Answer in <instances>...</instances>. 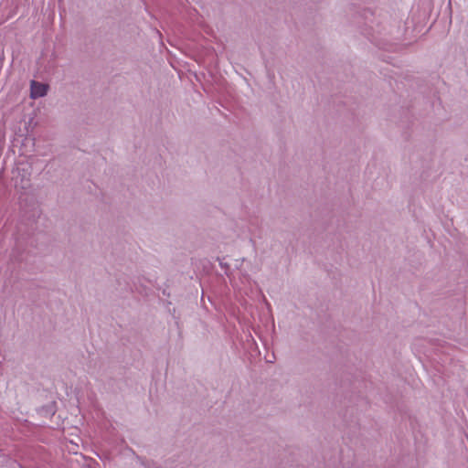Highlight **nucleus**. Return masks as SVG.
I'll return each instance as SVG.
<instances>
[{"mask_svg": "<svg viewBox=\"0 0 468 468\" xmlns=\"http://www.w3.org/2000/svg\"><path fill=\"white\" fill-rule=\"evenodd\" d=\"M48 92V86L43 84V83H40V82H37L35 80H33L31 82V98L33 99H37V98H40V97H44Z\"/></svg>", "mask_w": 468, "mask_h": 468, "instance_id": "nucleus-1", "label": "nucleus"}, {"mask_svg": "<svg viewBox=\"0 0 468 468\" xmlns=\"http://www.w3.org/2000/svg\"><path fill=\"white\" fill-rule=\"evenodd\" d=\"M29 179H27V180H22V186L21 187L22 188H27V186H29Z\"/></svg>", "mask_w": 468, "mask_h": 468, "instance_id": "nucleus-2", "label": "nucleus"}, {"mask_svg": "<svg viewBox=\"0 0 468 468\" xmlns=\"http://www.w3.org/2000/svg\"><path fill=\"white\" fill-rule=\"evenodd\" d=\"M219 265H220L221 267H223V266H225V263H222L221 261H219Z\"/></svg>", "mask_w": 468, "mask_h": 468, "instance_id": "nucleus-3", "label": "nucleus"}, {"mask_svg": "<svg viewBox=\"0 0 468 468\" xmlns=\"http://www.w3.org/2000/svg\"><path fill=\"white\" fill-rule=\"evenodd\" d=\"M219 265H220L221 267H223V266H225V263H222L221 261H219Z\"/></svg>", "mask_w": 468, "mask_h": 468, "instance_id": "nucleus-4", "label": "nucleus"}]
</instances>
